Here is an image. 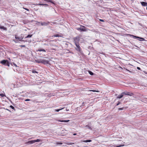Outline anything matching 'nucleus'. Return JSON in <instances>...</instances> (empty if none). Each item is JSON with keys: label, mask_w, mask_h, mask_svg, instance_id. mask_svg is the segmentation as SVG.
Wrapping results in <instances>:
<instances>
[{"label": "nucleus", "mask_w": 147, "mask_h": 147, "mask_svg": "<svg viewBox=\"0 0 147 147\" xmlns=\"http://www.w3.org/2000/svg\"><path fill=\"white\" fill-rule=\"evenodd\" d=\"M0 63L4 65H5L7 66H9V63L8 61L7 60H2L1 62Z\"/></svg>", "instance_id": "1"}, {"label": "nucleus", "mask_w": 147, "mask_h": 147, "mask_svg": "<svg viewBox=\"0 0 147 147\" xmlns=\"http://www.w3.org/2000/svg\"><path fill=\"white\" fill-rule=\"evenodd\" d=\"M81 26L83 27V28H77V29L78 30H80L84 32L88 30V29H86L85 27L84 26Z\"/></svg>", "instance_id": "2"}, {"label": "nucleus", "mask_w": 147, "mask_h": 147, "mask_svg": "<svg viewBox=\"0 0 147 147\" xmlns=\"http://www.w3.org/2000/svg\"><path fill=\"white\" fill-rule=\"evenodd\" d=\"M80 40V38L79 36H77L74 38V42L75 44L79 43Z\"/></svg>", "instance_id": "3"}, {"label": "nucleus", "mask_w": 147, "mask_h": 147, "mask_svg": "<svg viewBox=\"0 0 147 147\" xmlns=\"http://www.w3.org/2000/svg\"><path fill=\"white\" fill-rule=\"evenodd\" d=\"M76 47L75 48L76 50L78 51H80L81 50V48L79 46V43L75 44Z\"/></svg>", "instance_id": "4"}, {"label": "nucleus", "mask_w": 147, "mask_h": 147, "mask_svg": "<svg viewBox=\"0 0 147 147\" xmlns=\"http://www.w3.org/2000/svg\"><path fill=\"white\" fill-rule=\"evenodd\" d=\"M41 63L44 64H48L49 63V61L45 59H42L41 60Z\"/></svg>", "instance_id": "5"}, {"label": "nucleus", "mask_w": 147, "mask_h": 147, "mask_svg": "<svg viewBox=\"0 0 147 147\" xmlns=\"http://www.w3.org/2000/svg\"><path fill=\"white\" fill-rule=\"evenodd\" d=\"M129 35L130 36H132L134 38H139L141 39L142 40H144V39L143 38H142L140 37H138V36H135L134 35H131V34H129Z\"/></svg>", "instance_id": "6"}, {"label": "nucleus", "mask_w": 147, "mask_h": 147, "mask_svg": "<svg viewBox=\"0 0 147 147\" xmlns=\"http://www.w3.org/2000/svg\"><path fill=\"white\" fill-rule=\"evenodd\" d=\"M123 94H124L125 95H129V96H131L133 94L132 93H129V92H123Z\"/></svg>", "instance_id": "7"}, {"label": "nucleus", "mask_w": 147, "mask_h": 147, "mask_svg": "<svg viewBox=\"0 0 147 147\" xmlns=\"http://www.w3.org/2000/svg\"><path fill=\"white\" fill-rule=\"evenodd\" d=\"M49 23V22H41L40 24L42 26H47L48 25Z\"/></svg>", "instance_id": "8"}, {"label": "nucleus", "mask_w": 147, "mask_h": 147, "mask_svg": "<svg viewBox=\"0 0 147 147\" xmlns=\"http://www.w3.org/2000/svg\"><path fill=\"white\" fill-rule=\"evenodd\" d=\"M141 3L143 6H147V3L145 2H141Z\"/></svg>", "instance_id": "9"}, {"label": "nucleus", "mask_w": 147, "mask_h": 147, "mask_svg": "<svg viewBox=\"0 0 147 147\" xmlns=\"http://www.w3.org/2000/svg\"><path fill=\"white\" fill-rule=\"evenodd\" d=\"M123 96V92L121 94V95H118L117 97V98H122Z\"/></svg>", "instance_id": "10"}, {"label": "nucleus", "mask_w": 147, "mask_h": 147, "mask_svg": "<svg viewBox=\"0 0 147 147\" xmlns=\"http://www.w3.org/2000/svg\"><path fill=\"white\" fill-rule=\"evenodd\" d=\"M15 38L16 39H18L20 41H21V40L23 39V38H22L21 37H18L16 36H15Z\"/></svg>", "instance_id": "11"}, {"label": "nucleus", "mask_w": 147, "mask_h": 147, "mask_svg": "<svg viewBox=\"0 0 147 147\" xmlns=\"http://www.w3.org/2000/svg\"><path fill=\"white\" fill-rule=\"evenodd\" d=\"M59 121H60L61 122H67L69 121V120H59Z\"/></svg>", "instance_id": "12"}, {"label": "nucleus", "mask_w": 147, "mask_h": 147, "mask_svg": "<svg viewBox=\"0 0 147 147\" xmlns=\"http://www.w3.org/2000/svg\"><path fill=\"white\" fill-rule=\"evenodd\" d=\"M38 51H42L44 52H46V51L45 49H38Z\"/></svg>", "instance_id": "13"}, {"label": "nucleus", "mask_w": 147, "mask_h": 147, "mask_svg": "<svg viewBox=\"0 0 147 147\" xmlns=\"http://www.w3.org/2000/svg\"><path fill=\"white\" fill-rule=\"evenodd\" d=\"M0 29H3V30H6V28L4 27L3 26H1L0 25Z\"/></svg>", "instance_id": "14"}, {"label": "nucleus", "mask_w": 147, "mask_h": 147, "mask_svg": "<svg viewBox=\"0 0 147 147\" xmlns=\"http://www.w3.org/2000/svg\"><path fill=\"white\" fill-rule=\"evenodd\" d=\"M85 127L87 128L88 129H90V130L92 129L91 127L88 125H86L85 126Z\"/></svg>", "instance_id": "15"}, {"label": "nucleus", "mask_w": 147, "mask_h": 147, "mask_svg": "<svg viewBox=\"0 0 147 147\" xmlns=\"http://www.w3.org/2000/svg\"><path fill=\"white\" fill-rule=\"evenodd\" d=\"M32 35H28L27 36L25 37V38H31L32 37Z\"/></svg>", "instance_id": "16"}, {"label": "nucleus", "mask_w": 147, "mask_h": 147, "mask_svg": "<svg viewBox=\"0 0 147 147\" xmlns=\"http://www.w3.org/2000/svg\"><path fill=\"white\" fill-rule=\"evenodd\" d=\"M40 140H40V139H38L36 140H34V143H35L36 142H39L40 141Z\"/></svg>", "instance_id": "17"}, {"label": "nucleus", "mask_w": 147, "mask_h": 147, "mask_svg": "<svg viewBox=\"0 0 147 147\" xmlns=\"http://www.w3.org/2000/svg\"><path fill=\"white\" fill-rule=\"evenodd\" d=\"M33 142H34V140L30 141L28 142V143L30 144H33L34 143Z\"/></svg>", "instance_id": "18"}, {"label": "nucleus", "mask_w": 147, "mask_h": 147, "mask_svg": "<svg viewBox=\"0 0 147 147\" xmlns=\"http://www.w3.org/2000/svg\"><path fill=\"white\" fill-rule=\"evenodd\" d=\"M92 141V140H84L83 141V142H90Z\"/></svg>", "instance_id": "19"}, {"label": "nucleus", "mask_w": 147, "mask_h": 147, "mask_svg": "<svg viewBox=\"0 0 147 147\" xmlns=\"http://www.w3.org/2000/svg\"><path fill=\"white\" fill-rule=\"evenodd\" d=\"M63 108H61L60 109H55V111H57V112H59V111L60 110H61V109H62Z\"/></svg>", "instance_id": "20"}, {"label": "nucleus", "mask_w": 147, "mask_h": 147, "mask_svg": "<svg viewBox=\"0 0 147 147\" xmlns=\"http://www.w3.org/2000/svg\"><path fill=\"white\" fill-rule=\"evenodd\" d=\"M89 91H92V92H99V91H97V90H89Z\"/></svg>", "instance_id": "21"}, {"label": "nucleus", "mask_w": 147, "mask_h": 147, "mask_svg": "<svg viewBox=\"0 0 147 147\" xmlns=\"http://www.w3.org/2000/svg\"><path fill=\"white\" fill-rule=\"evenodd\" d=\"M88 72L89 74L91 75H93L94 74L93 73L90 71H89Z\"/></svg>", "instance_id": "22"}, {"label": "nucleus", "mask_w": 147, "mask_h": 147, "mask_svg": "<svg viewBox=\"0 0 147 147\" xmlns=\"http://www.w3.org/2000/svg\"><path fill=\"white\" fill-rule=\"evenodd\" d=\"M41 60L42 59H40V60H38L37 61H36V62L38 63H41Z\"/></svg>", "instance_id": "23"}, {"label": "nucleus", "mask_w": 147, "mask_h": 147, "mask_svg": "<svg viewBox=\"0 0 147 147\" xmlns=\"http://www.w3.org/2000/svg\"><path fill=\"white\" fill-rule=\"evenodd\" d=\"M45 1H46L48 2H50L51 3H52V1L51 0H44Z\"/></svg>", "instance_id": "24"}, {"label": "nucleus", "mask_w": 147, "mask_h": 147, "mask_svg": "<svg viewBox=\"0 0 147 147\" xmlns=\"http://www.w3.org/2000/svg\"><path fill=\"white\" fill-rule=\"evenodd\" d=\"M36 5H44V4H42V3H39L36 4Z\"/></svg>", "instance_id": "25"}, {"label": "nucleus", "mask_w": 147, "mask_h": 147, "mask_svg": "<svg viewBox=\"0 0 147 147\" xmlns=\"http://www.w3.org/2000/svg\"><path fill=\"white\" fill-rule=\"evenodd\" d=\"M12 65H14L16 67H18L17 66V65L15 63H13L12 64Z\"/></svg>", "instance_id": "26"}, {"label": "nucleus", "mask_w": 147, "mask_h": 147, "mask_svg": "<svg viewBox=\"0 0 147 147\" xmlns=\"http://www.w3.org/2000/svg\"><path fill=\"white\" fill-rule=\"evenodd\" d=\"M32 72L34 73H38V72H37V71H34V70L32 71Z\"/></svg>", "instance_id": "27"}, {"label": "nucleus", "mask_w": 147, "mask_h": 147, "mask_svg": "<svg viewBox=\"0 0 147 147\" xmlns=\"http://www.w3.org/2000/svg\"><path fill=\"white\" fill-rule=\"evenodd\" d=\"M57 145H58V144L61 145L62 144V143L61 142H57Z\"/></svg>", "instance_id": "28"}, {"label": "nucleus", "mask_w": 147, "mask_h": 147, "mask_svg": "<svg viewBox=\"0 0 147 147\" xmlns=\"http://www.w3.org/2000/svg\"><path fill=\"white\" fill-rule=\"evenodd\" d=\"M54 37H59V35L58 34H56L55 35H54L53 36Z\"/></svg>", "instance_id": "29"}, {"label": "nucleus", "mask_w": 147, "mask_h": 147, "mask_svg": "<svg viewBox=\"0 0 147 147\" xmlns=\"http://www.w3.org/2000/svg\"><path fill=\"white\" fill-rule=\"evenodd\" d=\"M10 107H11V108L12 109H14V107L13 106H12V105H11L10 106Z\"/></svg>", "instance_id": "30"}, {"label": "nucleus", "mask_w": 147, "mask_h": 147, "mask_svg": "<svg viewBox=\"0 0 147 147\" xmlns=\"http://www.w3.org/2000/svg\"><path fill=\"white\" fill-rule=\"evenodd\" d=\"M121 104V102H118V103L116 105L118 106L120 104Z\"/></svg>", "instance_id": "31"}, {"label": "nucleus", "mask_w": 147, "mask_h": 147, "mask_svg": "<svg viewBox=\"0 0 147 147\" xmlns=\"http://www.w3.org/2000/svg\"><path fill=\"white\" fill-rule=\"evenodd\" d=\"M123 108H124L123 107H122V108H119V110H123Z\"/></svg>", "instance_id": "32"}, {"label": "nucleus", "mask_w": 147, "mask_h": 147, "mask_svg": "<svg viewBox=\"0 0 147 147\" xmlns=\"http://www.w3.org/2000/svg\"><path fill=\"white\" fill-rule=\"evenodd\" d=\"M23 8H24V9H25V10H27V11H29V9H27V8H24V7H23Z\"/></svg>", "instance_id": "33"}, {"label": "nucleus", "mask_w": 147, "mask_h": 147, "mask_svg": "<svg viewBox=\"0 0 147 147\" xmlns=\"http://www.w3.org/2000/svg\"><path fill=\"white\" fill-rule=\"evenodd\" d=\"M99 20L100 21L102 22H104V21L103 20H102V19H99Z\"/></svg>", "instance_id": "34"}, {"label": "nucleus", "mask_w": 147, "mask_h": 147, "mask_svg": "<svg viewBox=\"0 0 147 147\" xmlns=\"http://www.w3.org/2000/svg\"><path fill=\"white\" fill-rule=\"evenodd\" d=\"M30 100L29 99H26L25 100V101H30Z\"/></svg>", "instance_id": "35"}, {"label": "nucleus", "mask_w": 147, "mask_h": 147, "mask_svg": "<svg viewBox=\"0 0 147 147\" xmlns=\"http://www.w3.org/2000/svg\"><path fill=\"white\" fill-rule=\"evenodd\" d=\"M137 69L139 70H140V67H137Z\"/></svg>", "instance_id": "36"}, {"label": "nucleus", "mask_w": 147, "mask_h": 147, "mask_svg": "<svg viewBox=\"0 0 147 147\" xmlns=\"http://www.w3.org/2000/svg\"><path fill=\"white\" fill-rule=\"evenodd\" d=\"M44 4V5H47V6H48V5L47 4Z\"/></svg>", "instance_id": "37"}, {"label": "nucleus", "mask_w": 147, "mask_h": 147, "mask_svg": "<svg viewBox=\"0 0 147 147\" xmlns=\"http://www.w3.org/2000/svg\"><path fill=\"white\" fill-rule=\"evenodd\" d=\"M21 47H25V45H22Z\"/></svg>", "instance_id": "38"}, {"label": "nucleus", "mask_w": 147, "mask_h": 147, "mask_svg": "<svg viewBox=\"0 0 147 147\" xmlns=\"http://www.w3.org/2000/svg\"><path fill=\"white\" fill-rule=\"evenodd\" d=\"M76 135V134H74V135Z\"/></svg>", "instance_id": "39"}, {"label": "nucleus", "mask_w": 147, "mask_h": 147, "mask_svg": "<svg viewBox=\"0 0 147 147\" xmlns=\"http://www.w3.org/2000/svg\"><path fill=\"white\" fill-rule=\"evenodd\" d=\"M131 1L132 2H133L134 1V0H131Z\"/></svg>", "instance_id": "40"}, {"label": "nucleus", "mask_w": 147, "mask_h": 147, "mask_svg": "<svg viewBox=\"0 0 147 147\" xmlns=\"http://www.w3.org/2000/svg\"><path fill=\"white\" fill-rule=\"evenodd\" d=\"M1 95V96H2V94H1V95Z\"/></svg>", "instance_id": "41"}, {"label": "nucleus", "mask_w": 147, "mask_h": 147, "mask_svg": "<svg viewBox=\"0 0 147 147\" xmlns=\"http://www.w3.org/2000/svg\"><path fill=\"white\" fill-rule=\"evenodd\" d=\"M1 95V96H2V94H1V95Z\"/></svg>", "instance_id": "42"}, {"label": "nucleus", "mask_w": 147, "mask_h": 147, "mask_svg": "<svg viewBox=\"0 0 147 147\" xmlns=\"http://www.w3.org/2000/svg\"><path fill=\"white\" fill-rule=\"evenodd\" d=\"M16 42H17V41H15Z\"/></svg>", "instance_id": "43"}]
</instances>
